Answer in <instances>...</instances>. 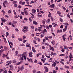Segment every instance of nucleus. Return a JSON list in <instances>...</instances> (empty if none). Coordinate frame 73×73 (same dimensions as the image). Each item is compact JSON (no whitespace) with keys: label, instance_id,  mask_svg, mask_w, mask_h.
<instances>
[{"label":"nucleus","instance_id":"obj_1","mask_svg":"<svg viewBox=\"0 0 73 73\" xmlns=\"http://www.w3.org/2000/svg\"><path fill=\"white\" fill-rule=\"evenodd\" d=\"M27 51L24 52L22 54L21 56L23 57L24 59L26 60V56H27Z\"/></svg>","mask_w":73,"mask_h":73},{"label":"nucleus","instance_id":"obj_2","mask_svg":"<svg viewBox=\"0 0 73 73\" xmlns=\"http://www.w3.org/2000/svg\"><path fill=\"white\" fill-rule=\"evenodd\" d=\"M32 54H33V52L32 51L30 52L29 54V57H33V55Z\"/></svg>","mask_w":73,"mask_h":73},{"label":"nucleus","instance_id":"obj_3","mask_svg":"<svg viewBox=\"0 0 73 73\" xmlns=\"http://www.w3.org/2000/svg\"><path fill=\"white\" fill-rule=\"evenodd\" d=\"M72 56V54L70 53V56L69 57L70 58L69 59V61H72V59H71V57Z\"/></svg>","mask_w":73,"mask_h":73},{"label":"nucleus","instance_id":"obj_4","mask_svg":"<svg viewBox=\"0 0 73 73\" xmlns=\"http://www.w3.org/2000/svg\"><path fill=\"white\" fill-rule=\"evenodd\" d=\"M32 50L33 52L34 53H36V51L35 50V47H34L33 46L32 48Z\"/></svg>","mask_w":73,"mask_h":73},{"label":"nucleus","instance_id":"obj_5","mask_svg":"<svg viewBox=\"0 0 73 73\" xmlns=\"http://www.w3.org/2000/svg\"><path fill=\"white\" fill-rule=\"evenodd\" d=\"M55 5L54 4H52L51 5H50L49 6V7H50V8H54V6Z\"/></svg>","mask_w":73,"mask_h":73},{"label":"nucleus","instance_id":"obj_6","mask_svg":"<svg viewBox=\"0 0 73 73\" xmlns=\"http://www.w3.org/2000/svg\"><path fill=\"white\" fill-rule=\"evenodd\" d=\"M1 22L2 23H5V21H7V20L5 19H3V18H1Z\"/></svg>","mask_w":73,"mask_h":73},{"label":"nucleus","instance_id":"obj_7","mask_svg":"<svg viewBox=\"0 0 73 73\" xmlns=\"http://www.w3.org/2000/svg\"><path fill=\"white\" fill-rule=\"evenodd\" d=\"M24 69V65H22V66L21 67V68H19V70H23Z\"/></svg>","mask_w":73,"mask_h":73},{"label":"nucleus","instance_id":"obj_8","mask_svg":"<svg viewBox=\"0 0 73 73\" xmlns=\"http://www.w3.org/2000/svg\"><path fill=\"white\" fill-rule=\"evenodd\" d=\"M62 32V30H57V33H61Z\"/></svg>","mask_w":73,"mask_h":73},{"label":"nucleus","instance_id":"obj_9","mask_svg":"<svg viewBox=\"0 0 73 73\" xmlns=\"http://www.w3.org/2000/svg\"><path fill=\"white\" fill-rule=\"evenodd\" d=\"M49 47H50V50H52V51H54V48H53V47H51V45H50Z\"/></svg>","mask_w":73,"mask_h":73},{"label":"nucleus","instance_id":"obj_10","mask_svg":"<svg viewBox=\"0 0 73 73\" xmlns=\"http://www.w3.org/2000/svg\"><path fill=\"white\" fill-rule=\"evenodd\" d=\"M32 13H36V10L33 9H32Z\"/></svg>","mask_w":73,"mask_h":73},{"label":"nucleus","instance_id":"obj_11","mask_svg":"<svg viewBox=\"0 0 73 73\" xmlns=\"http://www.w3.org/2000/svg\"><path fill=\"white\" fill-rule=\"evenodd\" d=\"M22 31L24 32V33H26V32L25 31H26V32H28V29H26L25 30H24V29H23L22 30Z\"/></svg>","mask_w":73,"mask_h":73},{"label":"nucleus","instance_id":"obj_12","mask_svg":"<svg viewBox=\"0 0 73 73\" xmlns=\"http://www.w3.org/2000/svg\"><path fill=\"white\" fill-rule=\"evenodd\" d=\"M30 14L31 15H32L31 18H32V19H34V18H35V16H34V15H33V14H32L31 13Z\"/></svg>","mask_w":73,"mask_h":73},{"label":"nucleus","instance_id":"obj_13","mask_svg":"<svg viewBox=\"0 0 73 73\" xmlns=\"http://www.w3.org/2000/svg\"><path fill=\"white\" fill-rule=\"evenodd\" d=\"M23 29H28V27L26 26H24L23 27Z\"/></svg>","mask_w":73,"mask_h":73},{"label":"nucleus","instance_id":"obj_14","mask_svg":"<svg viewBox=\"0 0 73 73\" xmlns=\"http://www.w3.org/2000/svg\"><path fill=\"white\" fill-rule=\"evenodd\" d=\"M55 42H56L54 40H52L51 41V44H53V45L55 44Z\"/></svg>","mask_w":73,"mask_h":73},{"label":"nucleus","instance_id":"obj_15","mask_svg":"<svg viewBox=\"0 0 73 73\" xmlns=\"http://www.w3.org/2000/svg\"><path fill=\"white\" fill-rule=\"evenodd\" d=\"M33 24H35V25H37V22L36 21H33Z\"/></svg>","mask_w":73,"mask_h":73},{"label":"nucleus","instance_id":"obj_16","mask_svg":"<svg viewBox=\"0 0 73 73\" xmlns=\"http://www.w3.org/2000/svg\"><path fill=\"white\" fill-rule=\"evenodd\" d=\"M24 12H25V14L26 15H28V13L27 12L28 11H24Z\"/></svg>","mask_w":73,"mask_h":73},{"label":"nucleus","instance_id":"obj_17","mask_svg":"<svg viewBox=\"0 0 73 73\" xmlns=\"http://www.w3.org/2000/svg\"><path fill=\"white\" fill-rule=\"evenodd\" d=\"M51 15H52L51 13L50 12H49V14L48 15V17H51Z\"/></svg>","mask_w":73,"mask_h":73},{"label":"nucleus","instance_id":"obj_18","mask_svg":"<svg viewBox=\"0 0 73 73\" xmlns=\"http://www.w3.org/2000/svg\"><path fill=\"white\" fill-rule=\"evenodd\" d=\"M64 68H66V69H68L69 68V66H68L65 65L64 66Z\"/></svg>","mask_w":73,"mask_h":73},{"label":"nucleus","instance_id":"obj_19","mask_svg":"<svg viewBox=\"0 0 73 73\" xmlns=\"http://www.w3.org/2000/svg\"><path fill=\"white\" fill-rule=\"evenodd\" d=\"M9 67H10V70H12L13 69V66L11 65H10Z\"/></svg>","mask_w":73,"mask_h":73},{"label":"nucleus","instance_id":"obj_20","mask_svg":"<svg viewBox=\"0 0 73 73\" xmlns=\"http://www.w3.org/2000/svg\"><path fill=\"white\" fill-rule=\"evenodd\" d=\"M17 3V1H14L13 2V4H16Z\"/></svg>","mask_w":73,"mask_h":73},{"label":"nucleus","instance_id":"obj_21","mask_svg":"<svg viewBox=\"0 0 73 73\" xmlns=\"http://www.w3.org/2000/svg\"><path fill=\"white\" fill-rule=\"evenodd\" d=\"M30 44L27 43L26 44V46H27V47H29V46H30Z\"/></svg>","mask_w":73,"mask_h":73},{"label":"nucleus","instance_id":"obj_22","mask_svg":"<svg viewBox=\"0 0 73 73\" xmlns=\"http://www.w3.org/2000/svg\"><path fill=\"white\" fill-rule=\"evenodd\" d=\"M21 62H23L21 61L20 62L17 63V65H20V64Z\"/></svg>","mask_w":73,"mask_h":73},{"label":"nucleus","instance_id":"obj_23","mask_svg":"<svg viewBox=\"0 0 73 73\" xmlns=\"http://www.w3.org/2000/svg\"><path fill=\"white\" fill-rule=\"evenodd\" d=\"M18 40H19V41H23V39L22 38H18Z\"/></svg>","mask_w":73,"mask_h":73},{"label":"nucleus","instance_id":"obj_24","mask_svg":"<svg viewBox=\"0 0 73 73\" xmlns=\"http://www.w3.org/2000/svg\"><path fill=\"white\" fill-rule=\"evenodd\" d=\"M1 12H2L3 13V15H5V12L4 10H2L1 11Z\"/></svg>","mask_w":73,"mask_h":73},{"label":"nucleus","instance_id":"obj_25","mask_svg":"<svg viewBox=\"0 0 73 73\" xmlns=\"http://www.w3.org/2000/svg\"><path fill=\"white\" fill-rule=\"evenodd\" d=\"M16 60L15 59H14L13 60V63H16Z\"/></svg>","mask_w":73,"mask_h":73},{"label":"nucleus","instance_id":"obj_26","mask_svg":"<svg viewBox=\"0 0 73 73\" xmlns=\"http://www.w3.org/2000/svg\"><path fill=\"white\" fill-rule=\"evenodd\" d=\"M47 32V31H46V29H44V30H43V33H46Z\"/></svg>","mask_w":73,"mask_h":73},{"label":"nucleus","instance_id":"obj_27","mask_svg":"<svg viewBox=\"0 0 73 73\" xmlns=\"http://www.w3.org/2000/svg\"><path fill=\"white\" fill-rule=\"evenodd\" d=\"M33 42L35 44H37V43L36 42V40H33Z\"/></svg>","mask_w":73,"mask_h":73},{"label":"nucleus","instance_id":"obj_28","mask_svg":"<svg viewBox=\"0 0 73 73\" xmlns=\"http://www.w3.org/2000/svg\"><path fill=\"white\" fill-rule=\"evenodd\" d=\"M63 24H64V25H68V26L69 25V23H63Z\"/></svg>","mask_w":73,"mask_h":73},{"label":"nucleus","instance_id":"obj_29","mask_svg":"<svg viewBox=\"0 0 73 73\" xmlns=\"http://www.w3.org/2000/svg\"><path fill=\"white\" fill-rule=\"evenodd\" d=\"M42 23L43 24H44V25H45V21L42 20Z\"/></svg>","mask_w":73,"mask_h":73},{"label":"nucleus","instance_id":"obj_30","mask_svg":"<svg viewBox=\"0 0 73 73\" xmlns=\"http://www.w3.org/2000/svg\"><path fill=\"white\" fill-rule=\"evenodd\" d=\"M45 56L46 57H47V58H50V56H48L46 55V53H45Z\"/></svg>","mask_w":73,"mask_h":73},{"label":"nucleus","instance_id":"obj_31","mask_svg":"<svg viewBox=\"0 0 73 73\" xmlns=\"http://www.w3.org/2000/svg\"><path fill=\"white\" fill-rule=\"evenodd\" d=\"M19 60H24V58L23 57H21L20 58Z\"/></svg>","mask_w":73,"mask_h":73},{"label":"nucleus","instance_id":"obj_32","mask_svg":"<svg viewBox=\"0 0 73 73\" xmlns=\"http://www.w3.org/2000/svg\"><path fill=\"white\" fill-rule=\"evenodd\" d=\"M31 29H35V27H34V26H31Z\"/></svg>","mask_w":73,"mask_h":73},{"label":"nucleus","instance_id":"obj_33","mask_svg":"<svg viewBox=\"0 0 73 73\" xmlns=\"http://www.w3.org/2000/svg\"><path fill=\"white\" fill-rule=\"evenodd\" d=\"M7 3H8V2H7V1H5L3 3H4V4H7Z\"/></svg>","mask_w":73,"mask_h":73},{"label":"nucleus","instance_id":"obj_34","mask_svg":"<svg viewBox=\"0 0 73 73\" xmlns=\"http://www.w3.org/2000/svg\"><path fill=\"white\" fill-rule=\"evenodd\" d=\"M3 51H4V50L1 49L0 50V53H3Z\"/></svg>","mask_w":73,"mask_h":73},{"label":"nucleus","instance_id":"obj_35","mask_svg":"<svg viewBox=\"0 0 73 73\" xmlns=\"http://www.w3.org/2000/svg\"><path fill=\"white\" fill-rule=\"evenodd\" d=\"M11 12H12V11H11L10 10H9L8 11V13H9H9H11Z\"/></svg>","mask_w":73,"mask_h":73},{"label":"nucleus","instance_id":"obj_36","mask_svg":"<svg viewBox=\"0 0 73 73\" xmlns=\"http://www.w3.org/2000/svg\"><path fill=\"white\" fill-rule=\"evenodd\" d=\"M49 29V26L48 25L46 26V29H47L48 30Z\"/></svg>","mask_w":73,"mask_h":73},{"label":"nucleus","instance_id":"obj_37","mask_svg":"<svg viewBox=\"0 0 73 73\" xmlns=\"http://www.w3.org/2000/svg\"><path fill=\"white\" fill-rule=\"evenodd\" d=\"M63 38V40H64V41H65V39H66V38L65 37H62Z\"/></svg>","mask_w":73,"mask_h":73},{"label":"nucleus","instance_id":"obj_38","mask_svg":"<svg viewBox=\"0 0 73 73\" xmlns=\"http://www.w3.org/2000/svg\"><path fill=\"white\" fill-rule=\"evenodd\" d=\"M28 9V8H25L24 9V11H27V10H26V9Z\"/></svg>","mask_w":73,"mask_h":73},{"label":"nucleus","instance_id":"obj_39","mask_svg":"<svg viewBox=\"0 0 73 73\" xmlns=\"http://www.w3.org/2000/svg\"><path fill=\"white\" fill-rule=\"evenodd\" d=\"M64 49H68V47H67V46H65V45H64Z\"/></svg>","mask_w":73,"mask_h":73},{"label":"nucleus","instance_id":"obj_40","mask_svg":"<svg viewBox=\"0 0 73 73\" xmlns=\"http://www.w3.org/2000/svg\"><path fill=\"white\" fill-rule=\"evenodd\" d=\"M68 48L70 49H71V50H72V49H73V47H68Z\"/></svg>","mask_w":73,"mask_h":73},{"label":"nucleus","instance_id":"obj_41","mask_svg":"<svg viewBox=\"0 0 73 73\" xmlns=\"http://www.w3.org/2000/svg\"><path fill=\"white\" fill-rule=\"evenodd\" d=\"M33 73H35L36 72V71L35 70H33Z\"/></svg>","mask_w":73,"mask_h":73},{"label":"nucleus","instance_id":"obj_42","mask_svg":"<svg viewBox=\"0 0 73 73\" xmlns=\"http://www.w3.org/2000/svg\"><path fill=\"white\" fill-rule=\"evenodd\" d=\"M32 3H33V4H34V1H31L30 2V4H31Z\"/></svg>","mask_w":73,"mask_h":73},{"label":"nucleus","instance_id":"obj_43","mask_svg":"<svg viewBox=\"0 0 73 73\" xmlns=\"http://www.w3.org/2000/svg\"><path fill=\"white\" fill-rule=\"evenodd\" d=\"M66 29L64 28L63 30V32H66Z\"/></svg>","mask_w":73,"mask_h":73},{"label":"nucleus","instance_id":"obj_44","mask_svg":"<svg viewBox=\"0 0 73 73\" xmlns=\"http://www.w3.org/2000/svg\"><path fill=\"white\" fill-rule=\"evenodd\" d=\"M59 56H65V54H61L59 55Z\"/></svg>","mask_w":73,"mask_h":73},{"label":"nucleus","instance_id":"obj_45","mask_svg":"<svg viewBox=\"0 0 73 73\" xmlns=\"http://www.w3.org/2000/svg\"><path fill=\"white\" fill-rule=\"evenodd\" d=\"M57 13L58 15H61V12L60 11H57Z\"/></svg>","mask_w":73,"mask_h":73},{"label":"nucleus","instance_id":"obj_46","mask_svg":"<svg viewBox=\"0 0 73 73\" xmlns=\"http://www.w3.org/2000/svg\"><path fill=\"white\" fill-rule=\"evenodd\" d=\"M14 6L15 7H17V5L16 3V4H15L14 5Z\"/></svg>","mask_w":73,"mask_h":73},{"label":"nucleus","instance_id":"obj_47","mask_svg":"<svg viewBox=\"0 0 73 73\" xmlns=\"http://www.w3.org/2000/svg\"><path fill=\"white\" fill-rule=\"evenodd\" d=\"M45 45H47V46H49L50 45L47 43H45Z\"/></svg>","mask_w":73,"mask_h":73},{"label":"nucleus","instance_id":"obj_48","mask_svg":"<svg viewBox=\"0 0 73 73\" xmlns=\"http://www.w3.org/2000/svg\"><path fill=\"white\" fill-rule=\"evenodd\" d=\"M42 49H45V46H42Z\"/></svg>","mask_w":73,"mask_h":73},{"label":"nucleus","instance_id":"obj_49","mask_svg":"<svg viewBox=\"0 0 73 73\" xmlns=\"http://www.w3.org/2000/svg\"><path fill=\"white\" fill-rule=\"evenodd\" d=\"M38 42H40L41 41V40L40 38H38Z\"/></svg>","mask_w":73,"mask_h":73},{"label":"nucleus","instance_id":"obj_50","mask_svg":"<svg viewBox=\"0 0 73 73\" xmlns=\"http://www.w3.org/2000/svg\"><path fill=\"white\" fill-rule=\"evenodd\" d=\"M60 63H61V64H62V65H64V62H63L62 61H60Z\"/></svg>","mask_w":73,"mask_h":73},{"label":"nucleus","instance_id":"obj_51","mask_svg":"<svg viewBox=\"0 0 73 73\" xmlns=\"http://www.w3.org/2000/svg\"><path fill=\"white\" fill-rule=\"evenodd\" d=\"M44 36V35L41 34L40 35V37H41V38H42V37H43Z\"/></svg>","mask_w":73,"mask_h":73},{"label":"nucleus","instance_id":"obj_52","mask_svg":"<svg viewBox=\"0 0 73 73\" xmlns=\"http://www.w3.org/2000/svg\"><path fill=\"white\" fill-rule=\"evenodd\" d=\"M48 69V68H47V67H46V66L44 67V69H45V70H46V69Z\"/></svg>","mask_w":73,"mask_h":73},{"label":"nucleus","instance_id":"obj_53","mask_svg":"<svg viewBox=\"0 0 73 73\" xmlns=\"http://www.w3.org/2000/svg\"><path fill=\"white\" fill-rule=\"evenodd\" d=\"M60 20L61 22H63V19H62L60 18Z\"/></svg>","mask_w":73,"mask_h":73},{"label":"nucleus","instance_id":"obj_54","mask_svg":"<svg viewBox=\"0 0 73 73\" xmlns=\"http://www.w3.org/2000/svg\"><path fill=\"white\" fill-rule=\"evenodd\" d=\"M31 19V18H29V20L30 21V22H32V20Z\"/></svg>","mask_w":73,"mask_h":73},{"label":"nucleus","instance_id":"obj_55","mask_svg":"<svg viewBox=\"0 0 73 73\" xmlns=\"http://www.w3.org/2000/svg\"><path fill=\"white\" fill-rule=\"evenodd\" d=\"M27 42V40H24L23 41V43H25V42Z\"/></svg>","mask_w":73,"mask_h":73},{"label":"nucleus","instance_id":"obj_56","mask_svg":"<svg viewBox=\"0 0 73 73\" xmlns=\"http://www.w3.org/2000/svg\"><path fill=\"white\" fill-rule=\"evenodd\" d=\"M53 73H57V71H56V70H54Z\"/></svg>","mask_w":73,"mask_h":73},{"label":"nucleus","instance_id":"obj_57","mask_svg":"<svg viewBox=\"0 0 73 73\" xmlns=\"http://www.w3.org/2000/svg\"><path fill=\"white\" fill-rule=\"evenodd\" d=\"M48 69L45 70V72H48Z\"/></svg>","mask_w":73,"mask_h":73},{"label":"nucleus","instance_id":"obj_58","mask_svg":"<svg viewBox=\"0 0 73 73\" xmlns=\"http://www.w3.org/2000/svg\"><path fill=\"white\" fill-rule=\"evenodd\" d=\"M56 55H57V54L56 53H53V56H56Z\"/></svg>","mask_w":73,"mask_h":73},{"label":"nucleus","instance_id":"obj_59","mask_svg":"<svg viewBox=\"0 0 73 73\" xmlns=\"http://www.w3.org/2000/svg\"><path fill=\"white\" fill-rule=\"evenodd\" d=\"M4 49L5 50H7V47L5 46L4 47Z\"/></svg>","mask_w":73,"mask_h":73},{"label":"nucleus","instance_id":"obj_60","mask_svg":"<svg viewBox=\"0 0 73 73\" xmlns=\"http://www.w3.org/2000/svg\"><path fill=\"white\" fill-rule=\"evenodd\" d=\"M3 73H7V70H4Z\"/></svg>","mask_w":73,"mask_h":73},{"label":"nucleus","instance_id":"obj_61","mask_svg":"<svg viewBox=\"0 0 73 73\" xmlns=\"http://www.w3.org/2000/svg\"><path fill=\"white\" fill-rule=\"evenodd\" d=\"M13 23L14 24H16V23H17V21H13Z\"/></svg>","mask_w":73,"mask_h":73},{"label":"nucleus","instance_id":"obj_62","mask_svg":"<svg viewBox=\"0 0 73 73\" xmlns=\"http://www.w3.org/2000/svg\"><path fill=\"white\" fill-rule=\"evenodd\" d=\"M34 62L35 63H37V60H35L34 61Z\"/></svg>","mask_w":73,"mask_h":73},{"label":"nucleus","instance_id":"obj_63","mask_svg":"<svg viewBox=\"0 0 73 73\" xmlns=\"http://www.w3.org/2000/svg\"><path fill=\"white\" fill-rule=\"evenodd\" d=\"M21 14L22 15H24V13L22 11L21 12Z\"/></svg>","mask_w":73,"mask_h":73},{"label":"nucleus","instance_id":"obj_64","mask_svg":"<svg viewBox=\"0 0 73 73\" xmlns=\"http://www.w3.org/2000/svg\"><path fill=\"white\" fill-rule=\"evenodd\" d=\"M48 38H49L50 39V38H52V36H49Z\"/></svg>","mask_w":73,"mask_h":73}]
</instances>
